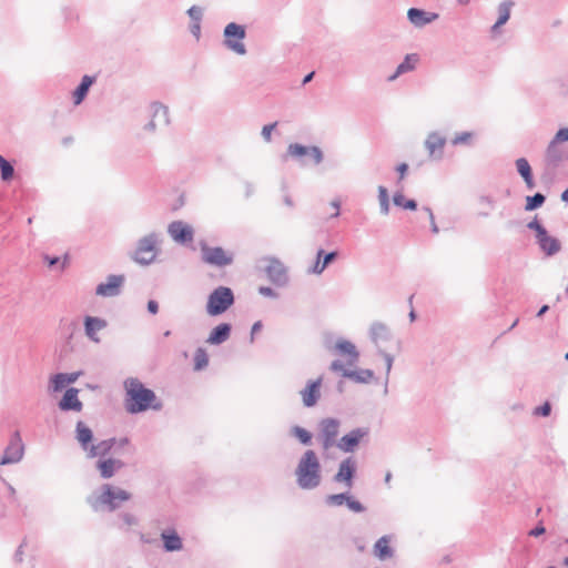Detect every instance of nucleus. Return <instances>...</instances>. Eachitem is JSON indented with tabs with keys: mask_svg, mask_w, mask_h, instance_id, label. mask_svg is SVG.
<instances>
[{
	"mask_svg": "<svg viewBox=\"0 0 568 568\" xmlns=\"http://www.w3.org/2000/svg\"><path fill=\"white\" fill-rule=\"evenodd\" d=\"M223 45L230 51L244 55L247 50L243 40L246 37V28L243 24L236 22H230L224 27L223 30Z\"/></svg>",
	"mask_w": 568,
	"mask_h": 568,
	"instance_id": "nucleus-9",
	"label": "nucleus"
},
{
	"mask_svg": "<svg viewBox=\"0 0 568 568\" xmlns=\"http://www.w3.org/2000/svg\"><path fill=\"white\" fill-rule=\"evenodd\" d=\"M69 386L65 373H57L50 376L49 379V388L53 393L62 392L64 388Z\"/></svg>",
	"mask_w": 568,
	"mask_h": 568,
	"instance_id": "nucleus-40",
	"label": "nucleus"
},
{
	"mask_svg": "<svg viewBox=\"0 0 568 568\" xmlns=\"http://www.w3.org/2000/svg\"><path fill=\"white\" fill-rule=\"evenodd\" d=\"M124 408L131 414L144 413L149 409L161 410L163 404L153 389L148 388L139 378L128 377L124 383Z\"/></svg>",
	"mask_w": 568,
	"mask_h": 568,
	"instance_id": "nucleus-1",
	"label": "nucleus"
},
{
	"mask_svg": "<svg viewBox=\"0 0 568 568\" xmlns=\"http://www.w3.org/2000/svg\"><path fill=\"white\" fill-rule=\"evenodd\" d=\"M324 503L328 507H339L345 505L355 514H361L366 510L365 506L348 491L327 495Z\"/></svg>",
	"mask_w": 568,
	"mask_h": 568,
	"instance_id": "nucleus-12",
	"label": "nucleus"
},
{
	"mask_svg": "<svg viewBox=\"0 0 568 568\" xmlns=\"http://www.w3.org/2000/svg\"><path fill=\"white\" fill-rule=\"evenodd\" d=\"M124 466V462L113 457L99 458L95 463V468L103 479L112 478Z\"/></svg>",
	"mask_w": 568,
	"mask_h": 568,
	"instance_id": "nucleus-21",
	"label": "nucleus"
},
{
	"mask_svg": "<svg viewBox=\"0 0 568 568\" xmlns=\"http://www.w3.org/2000/svg\"><path fill=\"white\" fill-rule=\"evenodd\" d=\"M331 206L335 209V213L331 215L332 219L339 216V210H341V202L338 200H333L331 202Z\"/></svg>",
	"mask_w": 568,
	"mask_h": 568,
	"instance_id": "nucleus-63",
	"label": "nucleus"
},
{
	"mask_svg": "<svg viewBox=\"0 0 568 568\" xmlns=\"http://www.w3.org/2000/svg\"><path fill=\"white\" fill-rule=\"evenodd\" d=\"M344 378L357 384H368L374 378V372L368 368L349 369V372L344 373Z\"/></svg>",
	"mask_w": 568,
	"mask_h": 568,
	"instance_id": "nucleus-38",
	"label": "nucleus"
},
{
	"mask_svg": "<svg viewBox=\"0 0 568 568\" xmlns=\"http://www.w3.org/2000/svg\"><path fill=\"white\" fill-rule=\"evenodd\" d=\"M108 326L104 318L87 315L84 317V333L93 342H99L97 333Z\"/></svg>",
	"mask_w": 568,
	"mask_h": 568,
	"instance_id": "nucleus-30",
	"label": "nucleus"
},
{
	"mask_svg": "<svg viewBox=\"0 0 568 568\" xmlns=\"http://www.w3.org/2000/svg\"><path fill=\"white\" fill-rule=\"evenodd\" d=\"M258 293L266 297H272V298L278 297V294L270 286H260Z\"/></svg>",
	"mask_w": 568,
	"mask_h": 568,
	"instance_id": "nucleus-53",
	"label": "nucleus"
},
{
	"mask_svg": "<svg viewBox=\"0 0 568 568\" xmlns=\"http://www.w3.org/2000/svg\"><path fill=\"white\" fill-rule=\"evenodd\" d=\"M377 191L381 214L388 215L390 211L388 191L384 185H379Z\"/></svg>",
	"mask_w": 568,
	"mask_h": 568,
	"instance_id": "nucleus-42",
	"label": "nucleus"
},
{
	"mask_svg": "<svg viewBox=\"0 0 568 568\" xmlns=\"http://www.w3.org/2000/svg\"><path fill=\"white\" fill-rule=\"evenodd\" d=\"M341 420L335 417H326L318 423V440L323 449L335 447L339 434Z\"/></svg>",
	"mask_w": 568,
	"mask_h": 568,
	"instance_id": "nucleus-10",
	"label": "nucleus"
},
{
	"mask_svg": "<svg viewBox=\"0 0 568 568\" xmlns=\"http://www.w3.org/2000/svg\"><path fill=\"white\" fill-rule=\"evenodd\" d=\"M152 109V120L149 121L144 125V130L149 132H154L156 129L155 120L156 118L161 119L165 125L170 124V116H169V108L164 105L161 102H153L151 104Z\"/></svg>",
	"mask_w": 568,
	"mask_h": 568,
	"instance_id": "nucleus-28",
	"label": "nucleus"
},
{
	"mask_svg": "<svg viewBox=\"0 0 568 568\" xmlns=\"http://www.w3.org/2000/svg\"><path fill=\"white\" fill-rule=\"evenodd\" d=\"M263 327V324L261 321H257L255 322L253 325H252V328H251V337H250V341L251 343L254 342V336L257 332H260Z\"/></svg>",
	"mask_w": 568,
	"mask_h": 568,
	"instance_id": "nucleus-62",
	"label": "nucleus"
},
{
	"mask_svg": "<svg viewBox=\"0 0 568 568\" xmlns=\"http://www.w3.org/2000/svg\"><path fill=\"white\" fill-rule=\"evenodd\" d=\"M329 369L332 372L341 373L342 377H344L345 372H349L348 368H345L344 364L339 359H335L331 363Z\"/></svg>",
	"mask_w": 568,
	"mask_h": 568,
	"instance_id": "nucleus-50",
	"label": "nucleus"
},
{
	"mask_svg": "<svg viewBox=\"0 0 568 568\" xmlns=\"http://www.w3.org/2000/svg\"><path fill=\"white\" fill-rule=\"evenodd\" d=\"M163 550L166 552H175L183 549V540L174 528L164 529L161 532Z\"/></svg>",
	"mask_w": 568,
	"mask_h": 568,
	"instance_id": "nucleus-25",
	"label": "nucleus"
},
{
	"mask_svg": "<svg viewBox=\"0 0 568 568\" xmlns=\"http://www.w3.org/2000/svg\"><path fill=\"white\" fill-rule=\"evenodd\" d=\"M356 471V460L352 456L347 457L339 463L337 473L333 476V480L338 484H344L345 487L351 489L354 485Z\"/></svg>",
	"mask_w": 568,
	"mask_h": 568,
	"instance_id": "nucleus-15",
	"label": "nucleus"
},
{
	"mask_svg": "<svg viewBox=\"0 0 568 568\" xmlns=\"http://www.w3.org/2000/svg\"><path fill=\"white\" fill-rule=\"evenodd\" d=\"M95 78L92 75H83L80 83L72 92L74 105H80L87 98L91 85L94 83Z\"/></svg>",
	"mask_w": 568,
	"mask_h": 568,
	"instance_id": "nucleus-33",
	"label": "nucleus"
},
{
	"mask_svg": "<svg viewBox=\"0 0 568 568\" xmlns=\"http://www.w3.org/2000/svg\"><path fill=\"white\" fill-rule=\"evenodd\" d=\"M277 125V122H274V123H270V124H266L262 128V132H261V135L263 136V139L266 141V142H270L271 141V138H272V132L273 130L276 128Z\"/></svg>",
	"mask_w": 568,
	"mask_h": 568,
	"instance_id": "nucleus-49",
	"label": "nucleus"
},
{
	"mask_svg": "<svg viewBox=\"0 0 568 568\" xmlns=\"http://www.w3.org/2000/svg\"><path fill=\"white\" fill-rule=\"evenodd\" d=\"M14 168L13 165L0 154V176L4 182H9L13 179Z\"/></svg>",
	"mask_w": 568,
	"mask_h": 568,
	"instance_id": "nucleus-44",
	"label": "nucleus"
},
{
	"mask_svg": "<svg viewBox=\"0 0 568 568\" xmlns=\"http://www.w3.org/2000/svg\"><path fill=\"white\" fill-rule=\"evenodd\" d=\"M58 407L62 412L80 413L83 409V403L79 398V389L75 387H68L58 402Z\"/></svg>",
	"mask_w": 568,
	"mask_h": 568,
	"instance_id": "nucleus-20",
	"label": "nucleus"
},
{
	"mask_svg": "<svg viewBox=\"0 0 568 568\" xmlns=\"http://www.w3.org/2000/svg\"><path fill=\"white\" fill-rule=\"evenodd\" d=\"M268 264L265 267L267 278L278 287H283L288 283L287 268L277 257H267Z\"/></svg>",
	"mask_w": 568,
	"mask_h": 568,
	"instance_id": "nucleus-14",
	"label": "nucleus"
},
{
	"mask_svg": "<svg viewBox=\"0 0 568 568\" xmlns=\"http://www.w3.org/2000/svg\"><path fill=\"white\" fill-rule=\"evenodd\" d=\"M201 261L214 267H226L234 262V253L222 246H210L206 242H200Z\"/></svg>",
	"mask_w": 568,
	"mask_h": 568,
	"instance_id": "nucleus-8",
	"label": "nucleus"
},
{
	"mask_svg": "<svg viewBox=\"0 0 568 568\" xmlns=\"http://www.w3.org/2000/svg\"><path fill=\"white\" fill-rule=\"evenodd\" d=\"M288 435L295 438L303 446H311L313 443V433L300 425L291 426Z\"/></svg>",
	"mask_w": 568,
	"mask_h": 568,
	"instance_id": "nucleus-36",
	"label": "nucleus"
},
{
	"mask_svg": "<svg viewBox=\"0 0 568 568\" xmlns=\"http://www.w3.org/2000/svg\"><path fill=\"white\" fill-rule=\"evenodd\" d=\"M378 354L384 358L385 361V364H386V378H385V388H384V393L387 394L388 392V378H389V373H390V369L393 367V363H394V357L393 355H390L389 353L383 351V349H378Z\"/></svg>",
	"mask_w": 568,
	"mask_h": 568,
	"instance_id": "nucleus-46",
	"label": "nucleus"
},
{
	"mask_svg": "<svg viewBox=\"0 0 568 568\" xmlns=\"http://www.w3.org/2000/svg\"><path fill=\"white\" fill-rule=\"evenodd\" d=\"M209 365V355L206 351L199 347L194 353V369L202 371Z\"/></svg>",
	"mask_w": 568,
	"mask_h": 568,
	"instance_id": "nucleus-45",
	"label": "nucleus"
},
{
	"mask_svg": "<svg viewBox=\"0 0 568 568\" xmlns=\"http://www.w3.org/2000/svg\"><path fill=\"white\" fill-rule=\"evenodd\" d=\"M369 435L368 427H357L349 433L343 435L336 443L335 447L344 453H354L359 446L363 438Z\"/></svg>",
	"mask_w": 568,
	"mask_h": 568,
	"instance_id": "nucleus-13",
	"label": "nucleus"
},
{
	"mask_svg": "<svg viewBox=\"0 0 568 568\" xmlns=\"http://www.w3.org/2000/svg\"><path fill=\"white\" fill-rule=\"evenodd\" d=\"M99 495H90L87 497L88 505L94 511H115L125 501L132 497L131 493L111 484H103Z\"/></svg>",
	"mask_w": 568,
	"mask_h": 568,
	"instance_id": "nucleus-3",
	"label": "nucleus"
},
{
	"mask_svg": "<svg viewBox=\"0 0 568 568\" xmlns=\"http://www.w3.org/2000/svg\"><path fill=\"white\" fill-rule=\"evenodd\" d=\"M517 173L524 180L526 187L532 190L536 186L532 169L526 158H519L515 162Z\"/></svg>",
	"mask_w": 568,
	"mask_h": 568,
	"instance_id": "nucleus-32",
	"label": "nucleus"
},
{
	"mask_svg": "<svg viewBox=\"0 0 568 568\" xmlns=\"http://www.w3.org/2000/svg\"><path fill=\"white\" fill-rule=\"evenodd\" d=\"M190 31L196 39H199L201 36V22H192Z\"/></svg>",
	"mask_w": 568,
	"mask_h": 568,
	"instance_id": "nucleus-61",
	"label": "nucleus"
},
{
	"mask_svg": "<svg viewBox=\"0 0 568 568\" xmlns=\"http://www.w3.org/2000/svg\"><path fill=\"white\" fill-rule=\"evenodd\" d=\"M374 555L381 559L385 560L390 558L394 555V549L389 546V537L382 536L374 545Z\"/></svg>",
	"mask_w": 568,
	"mask_h": 568,
	"instance_id": "nucleus-37",
	"label": "nucleus"
},
{
	"mask_svg": "<svg viewBox=\"0 0 568 568\" xmlns=\"http://www.w3.org/2000/svg\"><path fill=\"white\" fill-rule=\"evenodd\" d=\"M168 233L172 240L181 245L192 242L194 230L183 221H173L168 226Z\"/></svg>",
	"mask_w": 568,
	"mask_h": 568,
	"instance_id": "nucleus-19",
	"label": "nucleus"
},
{
	"mask_svg": "<svg viewBox=\"0 0 568 568\" xmlns=\"http://www.w3.org/2000/svg\"><path fill=\"white\" fill-rule=\"evenodd\" d=\"M43 260L47 263L48 267H53L60 262L59 256H52V255H48V254L43 255Z\"/></svg>",
	"mask_w": 568,
	"mask_h": 568,
	"instance_id": "nucleus-57",
	"label": "nucleus"
},
{
	"mask_svg": "<svg viewBox=\"0 0 568 568\" xmlns=\"http://www.w3.org/2000/svg\"><path fill=\"white\" fill-rule=\"evenodd\" d=\"M471 138L470 132H462L452 141L454 145L466 143Z\"/></svg>",
	"mask_w": 568,
	"mask_h": 568,
	"instance_id": "nucleus-52",
	"label": "nucleus"
},
{
	"mask_svg": "<svg viewBox=\"0 0 568 568\" xmlns=\"http://www.w3.org/2000/svg\"><path fill=\"white\" fill-rule=\"evenodd\" d=\"M24 455V444L19 430H14L4 448L0 465H12L19 463Z\"/></svg>",
	"mask_w": 568,
	"mask_h": 568,
	"instance_id": "nucleus-11",
	"label": "nucleus"
},
{
	"mask_svg": "<svg viewBox=\"0 0 568 568\" xmlns=\"http://www.w3.org/2000/svg\"><path fill=\"white\" fill-rule=\"evenodd\" d=\"M546 202V195L540 192L535 193L534 195L526 196L525 210L528 212L535 211L544 205Z\"/></svg>",
	"mask_w": 568,
	"mask_h": 568,
	"instance_id": "nucleus-41",
	"label": "nucleus"
},
{
	"mask_svg": "<svg viewBox=\"0 0 568 568\" xmlns=\"http://www.w3.org/2000/svg\"><path fill=\"white\" fill-rule=\"evenodd\" d=\"M554 138L560 143L568 142V126L559 129Z\"/></svg>",
	"mask_w": 568,
	"mask_h": 568,
	"instance_id": "nucleus-54",
	"label": "nucleus"
},
{
	"mask_svg": "<svg viewBox=\"0 0 568 568\" xmlns=\"http://www.w3.org/2000/svg\"><path fill=\"white\" fill-rule=\"evenodd\" d=\"M515 3L511 0L501 2L498 6V26H504L510 18V10Z\"/></svg>",
	"mask_w": 568,
	"mask_h": 568,
	"instance_id": "nucleus-43",
	"label": "nucleus"
},
{
	"mask_svg": "<svg viewBox=\"0 0 568 568\" xmlns=\"http://www.w3.org/2000/svg\"><path fill=\"white\" fill-rule=\"evenodd\" d=\"M75 439L80 447L88 453L93 445L94 435L92 429L82 420H78L75 424Z\"/></svg>",
	"mask_w": 568,
	"mask_h": 568,
	"instance_id": "nucleus-26",
	"label": "nucleus"
},
{
	"mask_svg": "<svg viewBox=\"0 0 568 568\" xmlns=\"http://www.w3.org/2000/svg\"><path fill=\"white\" fill-rule=\"evenodd\" d=\"M527 227L535 232L536 242L540 251L547 256H554L561 250L560 241L548 233L547 229L539 222L537 216L528 222Z\"/></svg>",
	"mask_w": 568,
	"mask_h": 568,
	"instance_id": "nucleus-7",
	"label": "nucleus"
},
{
	"mask_svg": "<svg viewBox=\"0 0 568 568\" xmlns=\"http://www.w3.org/2000/svg\"><path fill=\"white\" fill-rule=\"evenodd\" d=\"M24 544L26 542H22L18 549L16 550L14 552V556H13V560L17 562V564H20L23 561V547H24Z\"/></svg>",
	"mask_w": 568,
	"mask_h": 568,
	"instance_id": "nucleus-60",
	"label": "nucleus"
},
{
	"mask_svg": "<svg viewBox=\"0 0 568 568\" xmlns=\"http://www.w3.org/2000/svg\"><path fill=\"white\" fill-rule=\"evenodd\" d=\"M187 14H189L190 19L192 20V22H201L202 17H203V9L197 6H192L187 10Z\"/></svg>",
	"mask_w": 568,
	"mask_h": 568,
	"instance_id": "nucleus-48",
	"label": "nucleus"
},
{
	"mask_svg": "<svg viewBox=\"0 0 568 568\" xmlns=\"http://www.w3.org/2000/svg\"><path fill=\"white\" fill-rule=\"evenodd\" d=\"M146 308L150 314L155 315L159 312V303L155 300H149Z\"/></svg>",
	"mask_w": 568,
	"mask_h": 568,
	"instance_id": "nucleus-58",
	"label": "nucleus"
},
{
	"mask_svg": "<svg viewBox=\"0 0 568 568\" xmlns=\"http://www.w3.org/2000/svg\"><path fill=\"white\" fill-rule=\"evenodd\" d=\"M545 532H546L545 526L542 525V523H539L536 527H534L529 531V535L532 537H539V536L544 535Z\"/></svg>",
	"mask_w": 568,
	"mask_h": 568,
	"instance_id": "nucleus-56",
	"label": "nucleus"
},
{
	"mask_svg": "<svg viewBox=\"0 0 568 568\" xmlns=\"http://www.w3.org/2000/svg\"><path fill=\"white\" fill-rule=\"evenodd\" d=\"M445 144L446 138L437 132H430L425 140L429 158L437 161L443 159Z\"/></svg>",
	"mask_w": 568,
	"mask_h": 568,
	"instance_id": "nucleus-22",
	"label": "nucleus"
},
{
	"mask_svg": "<svg viewBox=\"0 0 568 568\" xmlns=\"http://www.w3.org/2000/svg\"><path fill=\"white\" fill-rule=\"evenodd\" d=\"M438 13L428 12L419 8H409L407 19L415 28H423L438 19Z\"/></svg>",
	"mask_w": 568,
	"mask_h": 568,
	"instance_id": "nucleus-23",
	"label": "nucleus"
},
{
	"mask_svg": "<svg viewBox=\"0 0 568 568\" xmlns=\"http://www.w3.org/2000/svg\"><path fill=\"white\" fill-rule=\"evenodd\" d=\"M335 349L341 355H346L348 357L347 364L349 366L355 365L359 359V352L357 351L356 346L347 339H337L335 343Z\"/></svg>",
	"mask_w": 568,
	"mask_h": 568,
	"instance_id": "nucleus-31",
	"label": "nucleus"
},
{
	"mask_svg": "<svg viewBox=\"0 0 568 568\" xmlns=\"http://www.w3.org/2000/svg\"><path fill=\"white\" fill-rule=\"evenodd\" d=\"M322 383L323 376H320L315 379H308L304 388L300 390V395L304 407L311 408L317 405L322 395Z\"/></svg>",
	"mask_w": 568,
	"mask_h": 568,
	"instance_id": "nucleus-17",
	"label": "nucleus"
},
{
	"mask_svg": "<svg viewBox=\"0 0 568 568\" xmlns=\"http://www.w3.org/2000/svg\"><path fill=\"white\" fill-rule=\"evenodd\" d=\"M551 413V404L547 400L542 405L535 407L532 414L535 416L548 417Z\"/></svg>",
	"mask_w": 568,
	"mask_h": 568,
	"instance_id": "nucleus-47",
	"label": "nucleus"
},
{
	"mask_svg": "<svg viewBox=\"0 0 568 568\" xmlns=\"http://www.w3.org/2000/svg\"><path fill=\"white\" fill-rule=\"evenodd\" d=\"M395 170L398 172L399 176H398V181H397V184L400 183V181L405 178V174L407 173L408 171V164L403 162V163H399Z\"/></svg>",
	"mask_w": 568,
	"mask_h": 568,
	"instance_id": "nucleus-55",
	"label": "nucleus"
},
{
	"mask_svg": "<svg viewBox=\"0 0 568 568\" xmlns=\"http://www.w3.org/2000/svg\"><path fill=\"white\" fill-rule=\"evenodd\" d=\"M566 160H568V151L552 138L545 153L541 181L545 184H552L557 179L558 169Z\"/></svg>",
	"mask_w": 568,
	"mask_h": 568,
	"instance_id": "nucleus-4",
	"label": "nucleus"
},
{
	"mask_svg": "<svg viewBox=\"0 0 568 568\" xmlns=\"http://www.w3.org/2000/svg\"><path fill=\"white\" fill-rule=\"evenodd\" d=\"M125 282V276L123 274H111L106 277L105 282H102L97 285L95 294L102 297H114L121 294L122 286Z\"/></svg>",
	"mask_w": 568,
	"mask_h": 568,
	"instance_id": "nucleus-18",
	"label": "nucleus"
},
{
	"mask_svg": "<svg viewBox=\"0 0 568 568\" xmlns=\"http://www.w3.org/2000/svg\"><path fill=\"white\" fill-rule=\"evenodd\" d=\"M418 61L416 53L406 54L404 60L397 65L395 72L388 77V81H395L399 75L410 72L415 69V64Z\"/></svg>",
	"mask_w": 568,
	"mask_h": 568,
	"instance_id": "nucleus-35",
	"label": "nucleus"
},
{
	"mask_svg": "<svg viewBox=\"0 0 568 568\" xmlns=\"http://www.w3.org/2000/svg\"><path fill=\"white\" fill-rule=\"evenodd\" d=\"M235 302L234 292L229 286H217L207 296L205 311L210 316H220L229 311Z\"/></svg>",
	"mask_w": 568,
	"mask_h": 568,
	"instance_id": "nucleus-6",
	"label": "nucleus"
},
{
	"mask_svg": "<svg viewBox=\"0 0 568 568\" xmlns=\"http://www.w3.org/2000/svg\"><path fill=\"white\" fill-rule=\"evenodd\" d=\"M338 257V251L325 252L323 248H318L316 252V258L313 266L308 270L313 274H322L333 262Z\"/></svg>",
	"mask_w": 568,
	"mask_h": 568,
	"instance_id": "nucleus-24",
	"label": "nucleus"
},
{
	"mask_svg": "<svg viewBox=\"0 0 568 568\" xmlns=\"http://www.w3.org/2000/svg\"><path fill=\"white\" fill-rule=\"evenodd\" d=\"M287 155L302 159L303 156L308 155L315 165H318L324 160V153L320 146L316 145H304L301 143H291L287 146Z\"/></svg>",
	"mask_w": 568,
	"mask_h": 568,
	"instance_id": "nucleus-16",
	"label": "nucleus"
},
{
	"mask_svg": "<svg viewBox=\"0 0 568 568\" xmlns=\"http://www.w3.org/2000/svg\"><path fill=\"white\" fill-rule=\"evenodd\" d=\"M82 375L81 371L72 372V373H65V378L69 385L75 383L78 378Z\"/></svg>",
	"mask_w": 568,
	"mask_h": 568,
	"instance_id": "nucleus-59",
	"label": "nucleus"
},
{
	"mask_svg": "<svg viewBox=\"0 0 568 568\" xmlns=\"http://www.w3.org/2000/svg\"><path fill=\"white\" fill-rule=\"evenodd\" d=\"M120 518L122 519L123 524L129 527L138 525V518L130 513H122Z\"/></svg>",
	"mask_w": 568,
	"mask_h": 568,
	"instance_id": "nucleus-51",
	"label": "nucleus"
},
{
	"mask_svg": "<svg viewBox=\"0 0 568 568\" xmlns=\"http://www.w3.org/2000/svg\"><path fill=\"white\" fill-rule=\"evenodd\" d=\"M393 204L407 211H416L418 203L414 199H406L402 191H396L393 194Z\"/></svg>",
	"mask_w": 568,
	"mask_h": 568,
	"instance_id": "nucleus-39",
	"label": "nucleus"
},
{
	"mask_svg": "<svg viewBox=\"0 0 568 568\" xmlns=\"http://www.w3.org/2000/svg\"><path fill=\"white\" fill-rule=\"evenodd\" d=\"M296 484L301 489L312 490L322 483V466L315 450L307 449L301 456L296 469Z\"/></svg>",
	"mask_w": 568,
	"mask_h": 568,
	"instance_id": "nucleus-2",
	"label": "nucleus"
},
{
	"mask_svg": "<svg viewBox=\"0 0 568 568\" xmlns=\"http://www.w3.org/2000/svg\"><path fill=\"white\" fill-rule=\"evenodd\" d=\"M422 210L427 214L429 223L433 224V222H435L433 210L429 206H423Z\"/></svg>",
	"mask_w": 568,
	"mask_h": 568,
	"instance_id": "nucleus-64",
	"label": "nucleus"
},
{
	"mask_svg": "<svg viewBox=\"0 0 568 568\" xmlns=\"http://www.w3.org/2000/svg\"><path fill=\"white\" fill-rule=\"evenodd\" d=\"M159 243L160 234L151 232L138 240L135 250L129 253V257L139 265L148 266L156 260Z\"/></svg>",
	"mask_w": 568,
	"mask_h": 568,
	"instance_id": "nucleus-5",
	"label": "nucleus"
},
{
	"mask_svg": "<svg viewBox=\"0 0 568 568\" xmlns=\"http://www.w3.org/2000/svg\"><path fill=\"white\" fill-rule=\"evenodd\" d=\"M116 446V438L111 437L108 439H103L99 442L98 444H94L91 446V448L87 453L88 458H106V456L111 453L113 447Z\"/></svg>",
	"mask_w": 568,
	"mask_h": 568,
	"instance_id": "nucleus-29",
	"label": "nucleus"
},
{
	"mask_svg": "<svg viewBox=\"0 0 568 568\" xmlns=\"http://www.w3.org/2000/svg\"><path fill=\"white\" fill-rule=\"evenodd\" d=\"M369 337L375 345L379 342H387L392 338L389 327L382 322H373L369 328Z\"/></svg>",
	"mask_w": 568,
	"mask_h": 568,
	"instance_id": "nucleus-34",
	"label": "nucleus"
},
{
	"mask_svg": "<svg viewBox=\"0 0 568 568\" xmlns=\"http://www.w3.org/2000/svg\"><path fill=\"white\" fill-rule=\"evenodd\" d=\"M232 333V325L230 323H220L210 332L206 343L210 345H221L226 342Z\"/></svg>",
	"mask_w": 568,
	"mask_h": 568,
	"instance_id": "nucleus-27",
	"label": "nucleus"
}]
</instances>
